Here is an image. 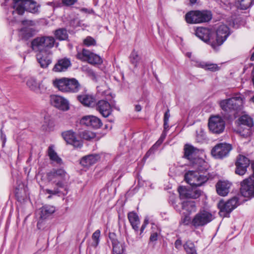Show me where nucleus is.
<instances>
[{
	"label": "nucleus",
	"instance_id": "obj_1",
	"mask_svg": "<svg viewBox=\"0 0 254 254\" xmlns=\"http://www.w3.org/2000/svg\"><path fill=\"white\" fill-rule=\"evenodd\" d=\"M193 167L197 170L189 171L186 173L185 176V180L192 187L201 186L208 180L209 174L207 172H202L201 165Z\"/></svg>",
	"mask_w": 254,
	"mask_h": 254
},
{
	"label": "nucleus",
	"instance_id": "obj_2",
	"mask_svg": "<svg viewBox=\"0 0 254 254\" xmlns=\"http://www.w3.org/2000/svg\"><path fill=\"white\" fill-rule=\"evenodd\" d=\"M55 43V40L53 37H38L32 40L31 47L35 52L51 54L49 50L54 47Z\"/></svg>",
	"mask_w": 254,
	"mask_h": 254
},
{
	"label": "nucleus",
	"instance_id": "obj_3",
	"mask_svg": "<svg viewBox=\"0 0 254 254\" xmlns=\"http://www.w3.org/2000/svg\"><path fill=\"white\" fill-rule=\"evenodd\" d=\"M54 86L64 92L75 93L78 91L80 85L74 78H62L53 81Z\"/></svg>",
	"mask_w": 254,
	"mask_h": 254
},
{
	"label": "nucleus",
	"instance_id": "obj_4",
	"mask_svg": "<svg viewBox=\"0 0 254 254\" xmlns=\"http://www.w3.org/2000/svg\"><path fill=\"white\" fill-rule=\"evenodd\" d=\"M38 7L32 0H13V8L15 10L12 13L16 12L19 15H22L25 10L35 13L37 12Z\"/></svg>",
	"mask_w": 254,
	"mask_h": 254
},
{
	"label": "nucleus",
	"instance_id": "obj_5",
	"mask_svg": "<svg viewBox=\"0 0 254 254\" xmlns=\"http://www.w3.org/2000/svg\"><path fill=\"white\" fill-rule=\"evenodd\" d=\"M244 102L243 96L238 94L232 98L221 101L220 106L226 112L238 111L242 109Z\"/></svg>",
	"mask_w": 254,
	"mask_h": 254
},
{
	"label": "nucleus",
	"instance_id": "obj_6",
	"mask_svg": "<svg viewBox=\"0 0 254 254\" xmlns=\"http://www.w3.org/2000/svg\"><path fill=\"white\" fill-rule=\"evenodd\" d=\"M212 18L208 11H191L186 14V21L189 23H200L209 21Z\"/></svg>",
	"mask_w": 254,
	"mask_h": 254
},
{
	"label": "nucleus",
	"instance_id": "obj_7",
	"mask_svg": "<svg viewBox=\"0 0 254 254\" xmlns=\"http://www.w3.org/2000/svg\"><path fill=\"white\" fill-rule=\"evenodd\" d=\"M194 34L200 40L210 45L214 50H216L213 38L215 35V31L207 28L198 27L195 30Z\"/></svg>",
	"mask_w": 254,
	"mask_h": 254
},
{
	"label": "nucleus",
	"instance_id": "obj_8",
	"mask_svg": "<svg viewBox=\"0 0 254 254\" xmlns=\"http://www.w3.org/2000/svg\"><path fill=\"white\" fill-rule=\"evenodd\" d=\"M238 205V198L236 196L226 202L222 200L220 201L218 203V207L220 209V215L223 217H227Z\"/></svg>",
	"mask_w": 254,
	"mask_h": 254
},
{
	"label": "nucleus",
	"instance_id": "obj_9",
	"mask_svg": "<svg viewBox=\"0 0 254 254\" xmlns=\"http://www.w3.org/2000/svg\"><path fill=\"white\" fill-rule=\"evenodd\" d=\"M252 168L253 171L252 176L241 183L240 192L244 197L254 196V163L252 164Z\"/></svg>",
	"mask_w": 254,
	"mask_h": 254
},
{
	"label": "nucleus",
	"instance_id": "obj_10",
	"mask_svg": "<svg viewBox=\"0 0 254 254\" xmlns=\"http://www.w3.org/2000/svg\"><path fill=\"white\" fill-rule=\"evenodd\" d=\"M214 219L213 215L209 211L203 210L197 213L191 221V224L195 228L203 226Z\"/></svg>",
	"mask_w": 254,
	"mask_h": 254
},
{
	"label": "nucleus",
	"instance_id": "obj_11",
	"mask_svg": "<svg viewBox=\"0 0 254 254\" xmlns=\"http://www.w3.org/2000/svg\"><path fill=\"white\" fill-rule=\"evenodd\" d=\"M208 127L213 133L220 134L223 132L225 129V122L219 116H211L209 119Z\"/></svg>",
	"mask_w": 254,
	"mask_h": 254
},
{
	"label": "nucleus",
	"instance_id": "obj_12",
	"mask_svg": "<svg viewBox=\"0 0 254 254\" xmlns=\"http://www.w3.org/2000/svg\"><path fill=\"white\" fill-rule=\"evenodd\" d=\"M76 57L81 61H86L92 64L102 63V60L99 55L94 54L85 49H83L82 51L78 52L76 55Z\"/></svg>",
	"mask_w": 254,
	"mask_h": 254
},
{
	"label": "nucleus",
	"instance_id": "obj_13",
	"mask_svg": "<svg viewBox=\"0 0 254 254\" xmlns=\"http://www.w3.org/2000/svg\"><path fill=\"white\" fill-rule=\"evenodd\" d=\"M184 157L191 162L193 166L201 165L204 161L198 158V150L190 145H186L184 148Z\"/></svg>",
	"mask_w": 254,
	"mask_h": 254
},
{
	"label": "nucleus",
	"instance_id": "obj_14",
	"mask_svg": "<svg viewBox=\"0 0 254 254\" xmlns=\"http://www.w3.org/2000/svg\"><path fill=\"white\" fill-rule=\"evenodd\" d=\"M215 35L213 36L214 39V43L216 45V50H218V47L220 46L223 42L226 40L230 34L229 28L226 25H221L218 28Z\"/></svg>",
	"mask_w": 254,
	"mask_h": 254
},
{
	"label": "nucleus",
	"instance_id": "obj_15",
	"mask_svg": "<svg viewBox=\"0 0 254 254\" xmlns=\"http://www.w3.org/2000/svg\"><path fill=\"white\" fill-rule=\"evenodd\" d=\"M232 149L230 144L220 143L216 145L211 150L212 155L216 158H222L228 155Z\"/></svg>",
	"mask_w": 254,
	"mask_h": 254
},
{
	"label": "nucleus",
	"instance_id": "obj_16",
	"mask_svg": "<svg viewBox=\"0 0 254 254\" xmlns=\"http://www.w3.org/2000/svg\"><path fill=\"white\" fill-rule=\"evenodd\" d=\"M250 164V161L247 157L242 155H239L235 163L236 166L235 170L236 174L241 176L244 175Z\"/></svg>",
	"mask_w": 254,
	"mask_h": 254
},
{
	"label": "nucleus",
	"instance_id": "obj_17",
	"mask_svg": "<svg viewBox=\"0 0 254 254\" xmlns=\"http://www.w3.org/2000/svg\"><path fill=\"white\" fill-rule=\"evenodd\" d=\"M47 176L49 181H51L55 178H57L61 180L60 181H61L63 184V182L68 181L69 178V175L65 170L61 168L53 170L48 174Z\"/></svg>",
	"mask_w": 254,
	"mask_h": 254
},
{
	"label": "nucleus",
	"instance_id": "obj_18",
	"mask_svg": "<svg viewBox=\"0 0 254 254\" xmlns=\"http://www.w3.org/2000/svg\"><path fill=\"white\" fill-rule=\"evenodd\" d=\"M51 103L60 110L66 111L69 109L68 101L64 97L54 95L51 97Z\"/></svg>",
	"mask_w": 254,
	"mask_h": 254
},
{
	"label": "nucleus",
	"instance_id": "obj_19",
	"mask_svg": "<svg viewBox=\"0 0 254 254\" xmlns=\"http://www.w3.org/2000/svg\"><path fill=\"white\" fill-rule=\"evenodd\" d=\"M96 109L105 118L109 117L112 110L110 103L105 100H100L96 104Z\"/></svg>",
	"mask_w": 254,
	"mask_h": 254
},
{
	"label": "nucleus",
	"instance_id": "obj_20",
	"mask_svg": "<svg viewBox=\"0 0 254 254\" xmlns=\"http://www.w3.org/2000/svg\"><path fill=\"white\" fill-rule=\"evenodd\" d=\"M63 136L65 141L68 144H71L76 147H80L82 146L81 142L76 139L75 133L71 130L63 132Z\"/></svg>",
	"mask_w": 254,
	"mask_h": 254
},
{
	"label": "nucleus",
	"instance_id": "obj_21",
	"mask_svg": "<svg viewBox=\"0 0 254 254\" xmlns=\"http://www.w3.org/2000/svg\"><path fill=\"white\" fill-rule=\"evenodd\" d=\"M231 184L228 181H219L216 185L217 193L222 196H225L229 192Z\"/></svg>",
	"mask_w": 254,
	"mask_h": 254
},
{
	"label": "nucleus",
	"instance_id": "obj_22",
	"mask_svg": "<svg viewBox=\"0 0 254 254\" xmlns=\"http://www.w3.org/2000/svg\"><path fill=\"white\" fill-rule=\"evenodd\" d=\"M51 54L38 53L37 55V59L40 66L42 68H46L51 63V58L50 56Z\"/></svg>",
	"mask_w": 254,
	"mask_h": 254
},
{
	"label": "nucleus",
	"instance_id": "obj_23",
	"mask_svg": "<svg viewBox=\"0 0 254 254\" xmlns=\"http://www.w3.org/2000/svg\"><path fill=\"white\" fill-rule=\"evenodd\" d=\"M99 158L100 157L98 155H89L81 159L80 164L83 166L88 167L96 163Z\"/></svg>",
	"mask_w": 254,
	"mask_h": 254
},
{
	"label": "nucleus",
	"instance_id": "obj_24",
	"mask_svg": "<svg viewBox=\"0 0 254 254\" xmlns=\"http://www.w3.org/2000/svg\"><path fill=\"white\" fill-rule=\"evenodd\" d=\"M79 101L87 107H92L96 104V101L94 97L90 95H80L77 96Z\"/></svg>",
	"mask_w": 254,
	"mask_h": 254
},
{
	"label": "nucleus",
	"instance_id": "obj_25",
	"mask_svg": "<svg viewBox=\"0 0 254 254\" xmlns=\"http://www.w3.org/2000/svg\"><path fill=\"white\" fill-rule=\"evenodd\" d=\"M70 64V61L68 59H61L56 64L53 70L56 72L64 71L66 70Z\"/></svg>",
	"mask_w": 254,
	"mask_h": 254
},
{
	"label": "nucleus",
	"instance_id": "obj_26",
	"mask_svg": "<svg viewBox=\"0 0 254 254\" xmlns=\"http://www.w3.org/2000/svg\"><path fill=\"white\" fill-rule=\"evenodd\" d=\"M55 207L52 205H45L40 208V219H46L55 212Z\"/></svg>",
	"mask_w": 254,
	"mask_h": 254
},
{
	"label": "nucleus",
	"instance_id": "obj_27",
	"mask_svg": "<svg viewBox=\"0 0 254 254\" xmlns=\"http://www.w3.org/2000/svg\"><path fill=\"white\" fill-rule=\"evenodd\" d=\"M127 217L132 229L135 232H137L138 231V225L140 224V221L137 214L134 212H129L128 213Z\"/></svg>",
	"mask_w": 254,
	"mask_h": 254
},
{
	"label": "nucleus",
	"instance_id": "obj_28",
	"mask_svg": "<svg viewBox=\"0 0 254 254\" xmlns=\"http://www.w3.org/2000/svg\"><path fill=\"white\" fill-rule=\"evenodd\" d=\"M26 85L31 90L36 92H39L40 89L41 82L33 77L28 78L26 81Z\"/></svg>",
	"mask_w": 254,
	"mask_h": 254
},
{
	"label": "nucleus",
	"instance_id": "obj_29",
	"mask_svg": "<svg viewBox=\"0 0 254 254\" xmlns=\"http://www.w3.org/2000/svg\"><path fill=\"white\" fill-rule=\"evenodd\" d=\"M197 65L199 67L212 72H214L219 70V67L217 65V64L210 63L209 62H200L197 63Z\"/></svg>",
	"mask_w": 254,
	"mask_h": 254
},
{
	"label": "nucleus",
	"instance_id": "obj_30",
	"mask_svg": "<svg viewBox=\"0 0 254 254\" xmlns=\"http://www.w3.org/2000/svg\"><path fill=\"white\" fill-rule=\"evenodd\" d=\"M113 252L114 254H123L125 250V246L119 243L117 240H112Z\"/></svg>",
	"mask_w": 254,
	"mask_h": 254
},
{
	"label": "nucleus",
	"instance_id": "obj_31",
	"mask_svg": "<svg viewBox=\"0 0 254 254\" xmlns=\"http://www.w3.org/2000/svg\"><path fill=\"white\" fill-rule=\"evenodd\" d=\"M182 208L183 210H186L188 214L196 210V206L194 201H186L182 203Z\"/></svg>",
	"mask_w": 254,
	"mask_h": 254
},
{
	"label": "nucleus",
	"instance_id": "obj_32",
	"mask_svg": "<svg viewBox=\"0 0 254 254\" xmlns=\"http://www.w3.org/2000/svg\"><path fill=\"white\" fill-rule=\"evenodd\" d=\"M48 153L50 157V159L51 160L56 162L57 164H62V160L60 157H59L57 153L54 150L53 145H50L49 147Z\"/></svg>",
	"mask_w": 254,
	"mask_h": 254
},
{
	"label": "nucleus",
	"instance_id": "obj_33",
	"mask_svg": "<svg viewBox=\"0 0 254 254\" xmlns=\"http://www.w3.org/2000/svg\"><path fill=\"white\" fill-rule=\"evenodd\" d=\"M56 186H57V188H55L54 190L46 189L44 190L46 193L50 194V195L48 196V198H51L52 195L58 194L60 193L59 188H63L64 187V184L61 181H58L56 184Z\"/></svg>",
	"mask_w": 254,
	"mask_h": 254
},
{
	"label": "nucleus",
	"instance_id": "obj_34",
	"mask_svg": "<svg viewBox=\"0 0 254 254\" xmlns=\"http://www.w3.org/2000/svg\"><path fill=\"white\" fill-rule=\"evenodd\" d=\"M183 247L187 254H197L194 244L191 241H187Z\"/></svg>",
	"mask_w": 254,
	"mask_h": 254
},
{
	"label": "nucleus",
	"instance_id": "obj_35",
	"mask_svg": "<svg viewBox=\"0 0 254 254\" xmlns=\"http://www.w3.org/2000/svg\"><path fill=\"white\" fill-rule=\"evenodd\" d=\"M238 7L241 9H247L253 3L254 0H235Z\"/></svg>",
	"mask_w": 254,
	"mask_h": 254
},
{
	"label": "nucleus",
	"instance_id": "obj_36",
	"mask_svg": "<svg viewBox=\"0 0 254 254\" xmlns=\"http://www.w3.org/2000/svg\"><path fill=\"white\" fill-rule=\"evenodd\" d=\"M55 35L60 40H66L68 37L67 31L64 29H59L55 31Z\"/></svg>",
	"mask_w": 254,
	"mask_h": 254
},
{
	"label": "nucleus",
	"instance_id": "obj_37",
	"mask_svg": "<svg viewBox=\"0 0 254 254\" xmlns=\"http://www.w3.org/2000/svg\"><path fill=\"white\" fill-rule=\"evenodd\" d=\"M190 190H188L186 188L184 187H180L178 188V191L180 194V196L181 198H190Z\"/></svg>",
	"mask_w": 254,
	"mask_h": 254
},
{
	"label": "nucleus",
	"instance_id": "obj_38",
	"mask_svg": "<svg viewBox=\"0 0 254 254\" xmlns=\"http://www.w3.org/2000/svg\"><path fill=\"white\" fill-rule=\"evenodd\" d=\"M91 125L90 127L95 128H100L102 126V123L100 119L94 116H91Z\"/></svg>",
	"mask_w": 254,
	"mask_h": 254
},
{
	"label": "nucleus",
	"instance_id": "obj_39",
	"mask_svg": "<svg viewBox=\"0 0 254 254\" xmlns=\"http://www.w3.org/2000/svg\"><path fill=\"white\" fill-rule=\"evenodd\" d=\"M240 122L242 124L246 125L248 127H252L253 125V121L252 118L247 115L242 116L240 118Z\"/></svg>",
	"mask_w": 254,
	"mask_h": 254
},
{
	"label": "nucleus",
	"instance_id": "obj_40",
	"mask_svg": "<svg viewBox=\"0 0 254 254\" xmlns=\"http://www.w3.org/2000/svg\"><path fill=\"white\" fill-rule=\"evenodd\" d=\"M100 236V231L99 230H97L95 232L92 234V243H91V246L94 247H96L99 244V238Z\"/></svg>",
	"mask_w": 254,
	"mask_h": 254
},
{
	"label": "nucleus",
	"instance_id": "obj_41",
	"mask_svg": "<svg viewBox=\"0 0 254 254\" xmlns=\"http://www.w3.org/2000/svg\"><path fill=\"white\" fill-rule=\"evenodd\" d=\"M81 137L85 140H90L95 137V134L92 132L84 130L80 133Z\"/></svg>",
	"mask_w": 254,
	"mask_h": 254
},
{
	"label": "nucleus",
	"instance_id": "obj_42",
	"mask_svg": "<svg viewBox=\"0 0 254 254\" xmlns=\"http://www.w3.org/2000/svg\"><path fill=\"white\" fill-rule=\"evenodd\" d=\"M130 62L132 64L136 66L140 60L138 54L137 52L133 50L130 56Z\"/></svg>",
	"mask_w": 254,
	"mask_h": 254
},
{
	"label": "nucleus",
	"instance_id": "obj_43",
	"mask_svg": "<svg viewBox=\"0 0 254 254\" xmlns=\"http://www.w3.org/2000/svg\"><path fill=\"white\" fill-rule=\"evenodd\" d=\"M21 32L23 35L24 37L26 38H28L32 37L33 34V30L32 28H29L27 27H24L21 28Z\"/></svg>",
	"mask_w": 254,
	"mask_h": 254
},
{
	"label": "nucleus",
	"instance_id": "obj_44",
	"mask_svg": "<svg viewBox=\"0 0 254 254\" xmlns=\"http://www.w3.org/2000/svg\"><path fill=\"white\" fill-rule=\"evenodd\" d=\"M83 44L87 47L94 46L96 45V41L92 37L88 36L84 39Z\"/></svg>",
	"mask_w": 254,
	"mask_h": 254
},
{
	"label": "nucleus",
	"instance_id": "obj_45",
	"mask_svg": "<svg viewBox=\"0 0 254 254\" xmlns=\"http://www.w3.org/2000/svg\"><path fill=\"white\" fill-rule=\"evenodd\" d=\"M201 191L196 188L192 189L190 190V198L195 199L198 198L201 194Z\"/></svg>",
	"mask_w": 254,
	"mask_h": 254
},
{
	"label": "nucleus",
	"instance_id": "obj_46",
	"mask_svg": "<svg viewBox=\"0 0 254 254\" xmlns=\"http://www.w3.org/2000/svg\"><path fill=\"white\" fill-rule=\"evenodd\" d=\"M91 116H92V115L85 116L83 117L80 120V124L86 126L90 127L91 119Z\"/></svg>",
	"mask_w": 254,
	"mask_h": 254
},
{
	"label": "nucleus",
	"instance_id": "obj_47",
	"mask_svg": "<svg viewBox=\"0 0 254 254\" xmlns=\"http://www.w3.org/2000/svg\"><path fill=\"white\" fill-rule=\"evenodd\" d=\"M157 147H158L157 146V143L154 144L150 148V149L146 152V154L143 157V159H146L151 154L154 153L155 151L157 149Z\"/></svg>",
	"mask_w": 254,
	"mask_h": 254
},
{
	"label": "nucleus",
	"instance_id": "obj_48",
	"mask_svg": "<svg viewBox=\"0 0 254 254\" xmlns=\"http://www.w3.org/2000/svg\"><path fill=\"white\" fill-rule=\"evenodd\" d=\"M21 23L23 25L25 26H31L35 25V22L30 20H24L21 21Z\"/></svg>",
	"mask_w": 254,
	"mask_h": 254
},
{
	"label": "nucleus",
	"instance_id": "obj_49",
	"mask_svg": "<svg viewBox=\"0 0 254 254\" xmlns=\"http://www.w3.org/2000/svg\"><path fill=\"white\" fill-rule=\"evenodd\" d=\"M182 222L184 225H188L190 222V218L189 216V214H186L184 217L182 219Z\"/></svg>",
	"mask_w": 254,
	"mask_h": 254
},
{
	"label": "nucleus",
	"instance_id": "obj_50",
	"mask_svg": "<svg viewBox=\"0 0 254 254\" xmlns=\"http://www.w3.org/2000/svg\"><path fill=\"white\" fill-rule=\"evenodd\" d=\"M158 232H153L151 233L150 237V241L154 242L157 240Z\"/></svg>",
	"mask_w": 254,
	"mask_h": 254
},
{
	"label": "nucleus",
	"instance_id": "obj_51",
	"mask_svg": "<svg viewBox=\"0 0 254 254\" xmlns=\"http://www.w3.org/2000/svg\"><path fill=\"white\" fill-rule=\"evenodd\" d=\"M166 136V131H163V132L162 133L160 138L156 143H157V147H158L162 143L163 140L165 138Z\"/></svg>",
	"mask_w": 254,
	"mask_h": 254
},
{
	"label": "nucleus",
	"instance_id": "obj_52",
	"mask_svg": "<svg viewBox=\"0 0 254 254\" xmlns=\"http://www.w3.org/2000/svg\"><path fill=\"white\" fill-rule=\"evenodd\" d=\"M77 0H63L64 4L69 6L74 4Z\"/></svg>",
	"mask_w": 254,
	"mask_h": 254
},
{
	"label": "nucleus",
	"instance_id": "obj_53",
	"mask_svg": "<svg viewBox=\"0 0 254 254\" xmlns=\"http://www.w3.org/2000/svg\"><path fill=\"white\" fill-rule=\"evenodd\" d=\"M182 241L180 239H177L175 241V246L176 249H177L178 250L180 249L182 247Z\"/></svg>",
	"mask_w": 254,
	"mask_h": 254
},
{
	"label": "nucleus",
	"instance_id": "obj_54",
	"mask_svg": "<svg viewBox=\"0 0 254 254\" xmlns=\"http://www.w3.org/2000/svg\"><path fill=\"white\" fill-rule=\"evenodd\" d=\"M170 118V113L169 110L168 109L167 111L165 112L164 117V121H169V119Z\"/></svg>",
	"mask_w": 254,
	"mask_h": 254
},
{
	"label": "nucleus",
	"instance_id": "obj_55",
	"mask_svg": "<svg viewBox=\"0 0 254 254\" xmlns=\"http://www.w3.org/2000/svg\"><path fill=\"white\" fill-rule=\"evenodd\" d=\"M148 223V220H145L144 222V223L143 224H142V225L141 226V227L140 228V235L141 234V233L143 232L144 229L145 228L147 224Z\"/></svg>",
	"mask_w": 254,
	"mask_h": 254
},
{
	"label": "nucleus",
	"instance_id": "obj_56",
	"mask_svg": "<svg viewBox=\"0 0 254 254\" xmlns=\"http://www.w3.org/2000/svg\"><path fill=\"white\" fill-rule=\"evenodd\" d=\"M168 122L166 121H164V131H166L169 128Z\"/></svg>",
	"mask_w": 254,
	"mask_h": 254
},
{
	"label": "nucleus",
	"instance_id": "obj_57",
	"mask_svg": "<svg viewBox=\"0 0 254 254\" xmlns=\"http://www.w3.org/2000/svg\"><path fill=\"white\" fill-rule=\"evenodd\" d=\"M142 109V107L140 105H136L135 106V110L137 112H140Z\"/></svg>",
	"mask_w": 254,
	"mask_h": 254
},
{
	"label": "nucleus",
	"instance_id": "obj_58",
	"mask_svg": "<svg viewBox=\"0 0 254 254\" xmlns=\"http://www.w3.org/2000/svg\"><path fill=\"white\" fill-rule=\"evenodd\" d=\"M0 133H1V138L3 140V142L5 141L6 140V136L3 133L2 128L0 129Z\"/></svg>",
	"mask_w": 254,
	"mask_h": 254
},
{
	"label": "nucleus",
	"instance_id": "obj_59",
	"mask_svg": "<svg viewBox=\"0 0 254 254\" xmlns=\"http://www.w3.org/2000/svg\"><path fill=\"white\" fill-rule=\"evenodd\" d=\"M190 3L192 4H194L196 2V0H190Z\"/></svg>",
	"mask_w": 254,
	"mask_h": 254
},
{
	"label": "nucleus",
	"instance_id": "obj_60",
	"mask_svg": "<svg viewBox=\"0 0 254 254\" xmlns=\"http://www.w3.org/2000/svg\"><path fill=\"white\" fill-rule=\"evenodd\" d=\"M251 61H254V53L252 54L251 57Z\"/></svg>",
	"mask_w": 254,
	"mask_h": 254
},
{
	"label": "nucleus",
	"instance_id": "obj_61",
	"mask_svg": "<svg viewBox=\"0 0 254 254\" xmlns=\"http://www.w3.org/2000/svg\"><path fill=\"white\" fill-rule=\"evenodd\" d=\"M229 26H234V23L233 22H230L229 23Z\"/></svg>",
	"mask_w": 254,
	"mask_h": 254
},
{
	"label": "nucleus",
	"instance_id": "obj_62",
	"mask_svg": "<svg viewBox=\"0 0 254 254\" xmlns=\"http://www.w3.org/2000/svg\"><path fill=\"white\" fill-rule=\"evenodd\" d=\"M90 72H91V74L92 75H94L95 74H94V72L93 71H91Z\"/></svg>",
	"mask_w": 254,
	"mask_h": 254
},
{
	"label": "nucleus",
	"instance_id": "obj_63",
	"mask_svg": "<svg viewBox=\"0 0 254 254\" xmlns=\"http://www.w3.org/2000/svg\"><path fill=\"white\" fill-rule=\"evenodd\" d=\"M252 100L253 102L254 103V96L252 97Z\"/></svg>",
	"mask_w": 254,
	"mask_h": 254
},
{
	"label": "nucleus",
	"instance_id": "obj_64",
	"mask_svg": "<svg viewBox=\"0 0 254 254\" xmlns=\"http://www.w3.org/2000/svg\"><path fill=\"white\" fill-rule=\"evenodd\" d=\"M39 223H40V222H38V225L39 224Z\"/></svg>",
	"mask_w": 254,
	"mask_h": 254
}]
</instances>
